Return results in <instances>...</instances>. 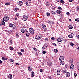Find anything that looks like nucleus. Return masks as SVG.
Returning a JSON list of instances; mask_svg holds the SVG:
<instances>
[{"instance_id": "1", "label": "nucleus", "mask_w": 79, "mask_h": 79, "mask_svg": "<svg viewBox=\"0 0 79 79\" xmlns=\"http://www.w3.org/2000/svg\"><path fill=\"white\" fill-rule=\"evenodd\" d=\"M9 17L7 16H5V17H4L3 19V21H6L7 22V21H8V20H9Z\"/></svg>"}, {"instance_id": "2", "label": "nucleus", "mask_w": 79, "mask_h": 79, "mask_svg": "<svg viewBox=\"0 0 79 79\" xmlns=\"http://www.w3.org/2000/svg\"><path fill=\"white\" fill-rule=\"evenodd\" d=\"M35 38L36 40H39V39H40L42 38V35L39 34L36 36Z\"/></svg>"}, {"instance_id": "3", "label": "nucleus", "mask_w": 79, "mask_h": 79, "mask_svg": "<svg viewBox=\"0 0 79 79\" xmlns=\"http://www.w3.org/2000/svg\"><path fill=\"white\" fill-rule=\"evenodd\" d=\"M24 21H27L28 18V16L26 15H25L23 16Z\"/></svg>"}, {"instance_id": "4", "label": "nucleus", "mask_w": 79, "mask_h": 79, "mask_svg": "<svg viewBox=\"0 0 79 79\" xmlns=\"http://www.w3.org/2000/svg\"><path fill=\"white\" fill-rule=\"evenodd\" d=\"M68 36L70 38H73L74 37V34L73 33L69 34Z\"/></svg>"}, {"instance_id": "5", "label": "nucleus", "mask_w": 79, "mask_h": 79, "mask_svg": "<svg viewBox=\"0 0 79 79\" xmlns=\"http://www.w3.org/2000/svg\"><path fill=\"white\" fill-rule=\"evenodd\" d=\"M47 64L48 65H49V66H52L53 64L52 62L50 61H48Z\"/></svg>"}, {"instance_id": "6", "label": "nucleus", "mask_w": 79, "mask_h": 79, "mask_svg": "<svg viewBox=\"0 0 79 79\" xmlns=\"http://www.w3.org/2000/svg\"><path fill=\"white\" fill-rule=\"evenodd\" d=\"M18 5H20V6H21V5H22L23 4V2H22V1H19L18 3H17Z\"/></svg>"}, {"instance_id": "7", "label": "nucleus", "mask_w": 79, "mask_h": 79, "mask_svg": "<svg viewBox=\"0 0 79 79\" xmlns=\"http://www.w3.org/2000/svg\"><path fill=\"white\" fill-rule=\"evenodd\" d=\"M66 75L67 77H69L70 76V73L69 72H67L66 73Z\"/></svg>"}, {"instance_id": "8", "label": "nucleus", "mask_w": 79, "mask_h": 79, "mask_svg": "<svg viewBox=\"0 0 79 79\" xmlns=\"http://www.w3.org/2000/svg\"><path fill=\"white\" fill-rule=\"evenodd\" d=\"M63 39L62 38H58L57 40V41L58 42H61V41H62L63 40H62Z\"/></svg>"}, {"instance_id": "9", "label": "nucleus", "mask_w": 79, "mask_h": 79, "mask_svg": "<svg viewBox=\"0 0 79 79\" xmlns=\"http://www.w3.org/2000/svg\"><path fill=\"white\" fill-rule=\"evenodd\" d=\"M28 69L29 71H32V69H33L32 67L31 66H29L28 68Z\"/></svg>"}, {"instance_id": "10", "label": "nucleus", "mask_w": 79, "mask_h": 79, "mask_svg": "<svg viewBox=\"0 0 79 79\" xmlns=\"http://www.w3.org/2000/svg\"><path fill=\"white\" fill-rule=\"evenodd\" d=\"M70 69H74V65L72 64L71 65Z\"/></svg>"}, {"instance_id": "11", "label": "nucleus", "mask_w": 79, "mask_h": 79, "mask_svg": "<svg viewBox=\"0 0 79 79\" xmlns=\"http://www.w3.org/2000/svg\"><path fill=\"white\" fill-rule=\"evenodd\" d=\"M64 60V57L63 56H60L59 58L60 61H62Z\"/></svg>"}, {"instance_id": "12", "label": "nucleus", "mask_w": 79, "mask_h": 79, "mask_svg": "<svg viewBox=\"0 0 79 79\" xmlns=\"http://www.w3.org/2000/svg\"><path fill=\"white\" fill-rule=\"evenodd\" d=\"M31 76L32 77H33V76H34V72H31Z\"/></svg>"}, {"instance_id": "13", "label": "nucleus", "mask_w": 79, "mask_h": 79, "mask_svg": "<svg viewBox=\"0 0 79 79\" xmlns=\"http://www.w3.org/2000/svg\"><path fill=\"white\" fill-rule=\"evenodd\" d=\"M64 64V61H62L60 62V65H61L62 66V65H63Z\"/></svg>"}, {"instance_id": "14", "label": "nucleus", "mask_w": 79, "mask_h": 79, "mask_svg": "<svg viewBox=\"0 0 79 79\" xmlns=\"http://www.w3.org/2000/svg\"><path fill=\"white\" fill-rule=\"evenodd\" d=\"M56 13L57 14H60L61 13V10H57L56 11Z\"/></svg>"}, {"instance_id": "15", "label": "nucleus", "mask_w": 79, "mask_h": 79, "mask_svg": "<svg viewBox=\"0 0 79 79\" xmlns=\"http://www.w3.org/2000/svg\"><path fill=\"white\" fill-rule=\"evenodd\" d=\"M2 25H5V23L4 22V21L2 20L1 21Z\"/></svg>"}, {"instance_id": "16", "label": "nucleus", "mask_w": 79, "mask_h": 79, "mask_svg": "<svg viewBox=\"0 0 79 79\" xmlns=\"http://www.w3.org/2000/svg\"><path fill=\"white\" fill-rule=\"evenodd\" d=\"M8 78H9V79H12L13 78V77L12 76V75H9L8 76Z\"/></svg>"}, {"instance_id": "17", "label": "nucleus", "mask_w": 79, "mask_h": 79, "mask_svg": "<svg viewBox=\"0 0 79 79\" xmlns=\"http://www.w3.org/2000/svg\"><path fill=\"white\" fill-rule=\"evenodd\" d=\"M57 75H60L61 73H60V71L59 70H57Z\"/></svg>"}, {"instance_id": "18", "label": "nucleus", "mask_w": 79, "mask_h": 79, "mask_svg": "<svg viewBox=\"0 0 79 79\" xmlns=\"http://www.w3.org/2000/svg\"><path fill=\"white\" fill-rule=\"evenodd\" d=\"M69 29H73V26L72 25H69Z\"/></svg>"}, {"instance_id": "19", "label": "nucleus", "mask_w": 79, "mask_h": 79, "mask_svg": "<svg viewBox=\"0 0 79 79\" xmlns=\"http://www.w3.org/2000/svg\"><path fill=\"white\" fill-rule=\"evenodd\" d=\"M21 31L22 33H24L25 32V30H24V29H22L21 30Z\"/></svg>"}, {"instance_id": "20", "label": "nucleus", "mask_w": 79, "mask_h": 79, "mask_svg": "<svg viewBox=\"0 0 79 79\" xmlns=\"http://www.w3.org/2000/svg\"><path fill=\"white\" fill-rule=\"evenodd\" d=\"M9 26L10 27H13V25L11 23H10L9 24Z\"/></svg>"}, {"instance_id": "21", "label": "nucleus", "mask_w": 79, "mask_h": 79, "mask_svg": "<svg viewBox=\"0 0 79 79\" xmlns=\"http://www.w3.org/2000/svg\"><path fill=\"white\" fill-rule=\"evenodd\" d=\"M54 52L55 53H58V50L57 49H55L54 50Z\"/></svg>"}, {"instance_id": "22", "label": "nucleus", "mask_w": 79, "mask_h": 79, "mask_svg": "<svg viewBox=\"0 0 79 79\" xmlns=\"http://www.w3.org/2000/svg\"><path fill=\"white\" fill-rule=\"evenodd\" d=\"M42 30L44 31H47V28L45 29V28H44V27H42Z\"/></svg>"}, {"instance_id": "23", "label": "nucleus", "mask_w": 79, "mask_h": 79, "mask_svg": "<svg viewBox=\"0 0 79 79\" xmlns=\"http://www.w3.org/2000/svg\"><path fill=\"white\" fill-rule=\"evenodd\" d=\"M19 10V9L18 8H15L14 9L15 11H18Z\"/></svg>"}, {"instance_id": "24", "label": "nucleus", "mask_w": 79, "mask_h": 79, "mask_svg": "<svg viewBox=\"0 0 79 79\" xmlns=\"http://www.w3.org/2000/svg\"><path fill=\"white\" fill-rule=\"evenodd\" d=\"M29 35H30V33H27L26 34V36L28 37Z\"/></svg>"}, {"instance_id": "25", "label": "nucleus", "mask_w": 79, "mask_h": 79, "mask_svg": "<svg viewBox=\"0 0 79 79\" xmlns=\"http://www.w3.org/2000/svg\"><path fill=\"white\" fill-rule=\"evenodd\" d=\"M26 5H27V6H29L30 3L29 2H27L25 3Z\"/></svg>"}, {"instance_id": "26", "label": "nucleus", "mask_w": 79, "mask_h": 79, "mask_svg": "<svg viewBox=\"0 0 79 79\" xmlns=\"http://www.w3.org/2000/svg\"><path fill=\"white\" fill-rule=\"evenodd\" d=\"M62 73L63 74H65V73H66V70H63Z\"/></svg>"}, {"instance_id": "27", "label": "nucleus", "mask_w": 79, "mask_h": 79, "mask_svg": "<svg viewBox=\"0 0 79 79\" xmlns=\"http://www.w3.org/2000/svg\"><path fill=\"white\" fill-rule=\"evenodd\" d=\"M5 5H7L8 6V5H10V2L7 3L5 4Z\"/></svg>"}, {"instance_id": "28", "label": "nucleus", "mask_w": 79, "mask_h": 79, "mask_svg": "<svg viewBox=\"0 0 79 79\" xmlns=\"http://www.w3.org/2000/svg\"><path fill=\"white\" fill-rule=\"evenodd\" d=\"M46 5L47 6H49V5H50V3L48 2H47L46 3Z\"/></svg>"}, {"instance_id": "29", "label": "nucleus", "mask_w": 79, "mask_h": 79, "mask_svg": "<svg viewBox=\"0 0 79 79\" xmlns=\"http://www.w3.org/2000/svg\"><path fill=\"white\" fill-rule=\"evenodd\" d=\"M18 53L19 55H22V53L20 52H18Z\"/></svg>"}, {"instance_id": "30", "label": "nucleus", "mask_w": 79, "mask_h": 79, "mask_svg": "<svg viewBox=\"0 0 79 79\" xmlns=\"http://www.w3.org/2000/svg\"><path fill=\"white\" fill-rule=\"evenodd\" d=\"M46 47H45V45H44L42 47V48L43 49V50H44V49H45V48H46Z\"/></svg>"}, {"instance_id": "31", "label": "nucleus", "mask_w": 79, "mask_h": 79, "mask_svg": "<svg viewBox=\"0 0 79 79\" xmlns=\"http://www.w3.org/2000/svg\"><path fill=\"white\" fill-rule=\"evenodd\" d=\"M46 15H47V16H49L50 15V13H49L48 12L47 13Z\"/></svg>"}, {"instance_id": "32", "label": "nucleus", "mask_w": 79, "mask_h": 79, "mask_svg": "<svg viewBox=\"0 0 79 79\" xmlns=\"http://www.w3.org/2000/svg\"><path fill=\"white\" fill-rule=\"evenodd\" d=\"M33 31V30L31 28H29V31L31 32L32 31Z\"/></svg>"}, {"instance_id": "33", "label": "nucleus", "mask_w": 79, "mask_h": 79, "mask_svg": "<svg viewBox=\"0 0 79 79\" xmlns=\"http://www.w3.org/2000/svg\"><path fill=\"white\" fill-rule=\"evenodd\" d=\"M70 45L71 46H73V45H74V43L71 42L70 43Z\"/></svg>"}, {"instance_id": "34", "label": "nucleus", "mask_w": 79, "mask_h": 79, "mask_svg": "<svg viewBox=\"0 0 79 79\" xmlns=\"http://www.w3.org/2000/svg\"><path fill=\"white\" fill-rule=\"evenodd\" d=\"M2 60H3V61H5V60H6V58L4 57H2Z\"/></svg>"}, {"instance_id": "35", "label": "nucleus", "mask_w": 79, "mask_h": 79, "mask_svg": "<svg viewBox=\"0 0 79 79\" xmlns=\"http://www.w3.org/2000/svg\"><path fill=\"white\" fill-rule=\"evenodd\" d=\"M75 21L79 22V18H78L77 19H75Z\"/></svg>"}, {"instance_id": "36", "label": "nucleus", "mask_w": 79, "mask_h": 79, "mask_svg": "<svg viewBox=\"0 0 79 79\" xmlns=\"http://www.w3.org/2000/svg\"><path fill=\"white\" fill-rule=\"evenodd\" d=\"M10 44L12 45V44H13V41L11 40H10Z\"/></svg>"}, {"instance_id": "37", "label": "nucleus", "mask_w": 79, "mask_h": 79, "mask_svg": "<svg viewBox=\"0 0 79 79\" xmlns=\"http://www.w3.org/2000/svg\"><path fill=\"white\" fill-rule=\"evenodd\" d=\"M30 32L31 34H34V30H33L32 31H31Z\"/></svg>"}, {"instance_id": "38", "label": "nucleus", "mask_w": 79, "mask_h": 79, "mask_svg": "<svg viewBox=\"0 0 79 79\" xmlns=\"http://www.w3.org/2000/svg\"><path fill=\"white\" fill-rule=\"evenodd\" d=\"M60 3L62 4H63V3H64V1L63 0H61L60 1Z\"/></svg>"}, {"instance_id": "39", "label": "nucleus", "mask_w": 79, "mask_h": 79, "mask_svg": "<svg viewBox=\"0 0 79 79\" xmlns=\"http://www.w3.org/2000/svg\"><path fill=\"white\" fill-rule=\"evenodd\" d=\"M67 41L66 40V39L64 40V44H66V42Z\"/></svg>"}, {"instance_id": "40", "label": "nucleus", "mask_w": 79, "mask_h": 79, "mask_svg": "<svg viewBox=\"0 0 79 79\" xmlns=\"http://www.w3.org/2000/svg\"><path fill=\"white\" fill-rule=\"evenodd\" d=\"M10 61L11 63V62H13L14 60L13 59H10Z\"/></svg>"}, {"instance_id": "41", "label": "nucleus", "mask_w": 79, "mask_h": 79, "mask_svg": "<svg viewBox=\"0 0 79 79\" xmlns=\"http://www.w3.org/2000/svg\"><path fill=\"white\" fill-rule=\"evenodd\" d=\"M10 50H13V48L12 47H10Z\"/></svg>"}, {"instance_id": "42", "label": "nucleus", "mask_w": 79, "mask_h": 79, "mask_svg": "<svg viewBox=\"0 0 79 79\" xmlns=\"http://www.w3.org/2000/svg\"><path fill=\"white\" fill-rule=\"evenodd\" d=\"M53 14V15H55L56 14V13H55V12L52 11L51 12Z\"/></svg>"}, {"instance_id": "43", "label": "nucleus", "mask_w": 79, "mask_h": 79, "mask_svg": "<svg viewBox=\"0 0 79 79\" xmlns=\"http://www.w3.org/2000/svg\"><path fill=\"white\" fill-rule=\"evenodd\" d=\"M58 9H59L60 10H62V8L60 7H58Z\"/></svg>"}, {"instance_id": "44", "label": "nucleus", "mask_w": 79, "mask_h": 79, "mask_svg": "<svg viewBox=\"0 0 79 79\" xmlns=\"http://www.w3.org/2000/svg\"><path fill=\"white\" fill-rule=\"evenodd\" d=\"M51 39H52V40H55V38L54 37H52L51 38Z\"/></svg>"}, {"instance_id": "45", "label": "nucleus", "mask_w": 79, "mask_h": 79, "mask_svg": "<svg viewBox=\"0 0 79 79\" xmlns=\"http://www.w3.org/2000/svg\"><path fill=\"white\" fill-rule=\"evenodd\" d=\"M43 54H45V53H46V51H43Z\"/></svg>"}, {"instance_id": "46", "label": "nucleus", "mask_w": 79, "mask_h": 79, "mask_svg": "<svg viewBox=\"0 0 79 79\" xmlns=\"http://www.w3.org/2000/svg\"><path fill=\"white\" fill-rule=\"evenodd\" d=\"M16 37H19V35H18V34H16Z\"/></svg>"}, {"instance_id": "47", "label": "nucleus", "mask_w": 79, "mask_h": 79, "mask_svg": "<svg viewBox=\"0 0 79 79\" xmlns=\"http://www.w3.org/2000/svg\"><path fill=\"white\" fill-rule=\"evenodd\" d=\"M67 14V16H69V13L68 12H67L66 13Z\"/></svg>"}, {"instance_id": "48", "label": "nucleus", "mask_w": 79, "mask_h": 79, "mask_svg": "<svg viewBox=\"0 0 79 79\" xmlns=\"http://www.w3.org/2000/svg\"><path fill=\"white\" fill-rule=\"evenodd\" d=\"M43 27L44 28V29H47V27H46V26L45 25H44Z\"/></svg>"}, {"instance_id": "49", "label": "nucleus", "mask_w": 79, "mask_h": 79, "mask_svg": "<svg viewBox=\"0 0 79 79\" xmlns=\"http://www.w3.org/2000/svg\"><path fill=\"white\" fill-rule=\"evenodd\" d=\"M48 39L47 38H46L45 39V41H48Z\"/></svg>"}, {"instance_id": "50", "label": "nucleus", "mask_w": 79, "mask_h": 79, "mask_svg": "<svg viewBox=\"0 0 79 79\" xmlns=\"http://www.w3.org/2000/svg\"><path fill=\"white\" fill-rule=\"evenodd\" d=\"M21 51L22 52H24V50L23 49H21Z\"/></svg>"}, {"instance_id": "51", "label": "nucleus", "mask_w": 79, "mask_h": 79, "mask_svg": "<svg viewBox=\"0 0 79 79\" xmlns=\"http://www.w3.org/2000/svg\"><path fill=\"white\" fill-rule=\"evenodd\" d=\"M16 16H17V17H18L19 16V14L18 13L16 14Z\"/></svg>"}, {"instance_id": "52", "label": "nucleus", "mask_w": 79, "mask_h": 79, "mask_svg": "<svg viewBox=\"0 0 79 79\" xmlns=\"http://www.w3.org/2000/svg\"><path fill=\"white\" fill-rule=\"evenodd\" d=\"M77 64L78 66V67H79V62H77Z\"/></svg>"}, {"instance_id": "53", "label": "nucleus", "mask_w": 79, "mask_h": 79, "mask_svg": "<svg viewBox=\"0 0 79 79\" xmlns=\"http://www.w3.org/2000/svg\"><path fill=\"white\" fill-rule=\"evenodd\" d=\"M33 49L34 50H35V51H37V48H33Z\"/></svg>"}, {"instance_id": "54", "label": "nucleus", "mask_w": 79, "mask_h": 79, "mask_svg": "<svg viewBox=\"0 0 79 79\" xmlns=\"http://www.w3.org/2000/svg\"><path fill=\"white\" fill-rule=\"evenodd\" d=\"M45 46V47L47 48V47H48V44H46L44 45Z\"/></svg>"}, {"instance_id": "55", "label": "nucleus", "mask_w": 79, "mask_h": 79, "mask_svg": "<svg viewBox=\"0 0 79 79\" xmlns=\"http://www.w3.org/2000/svg\"><path fill=\"white\" fill-rule=\"evenodd\" d=\"M25 32H28V31L27 30H25Z\"/></svg>"}, {"instance_id": "56", "label": "nucleus", "mask_w": 79, "mask_h": 79, "mask_svg": "<svg viewBox=\"0 0 79 79\" xmlns=\"http://www.w3.org/2000/svg\"><path fill=\"white\" fill-rule=\"evenodd\" d=\"M51 23L52 24H55V22L53 21Z\"/></svg>"}, {"instance_id": "57", "label": "nucleus", "mask_w": 79, "mask_h": 79, "mask_svg": "<svg viewBox=\"0 0 79 79\" xmlns=\"http://www.w3.org/2000/svg\"><path fill=\"white\" fill-rule=\"evenodd\" d=\"M74 76L76 77L77 76V74L76 73H74Z\"/></svg>"}, {"instance_id": "58", "label": "nucleus", "mask_w": 79, "mask_h": 79, "mask_svg": "<svg viewBox=\"0 0 79 79\" xmlns=\"http://www.w3.org/2000/svg\"><path fill=\"white\" fill-rule=\"evenodd\" d=\"M70 62V63H73V60H71Z\"/></svg>"}, {"instance_id": "59", "label": "nucleus", "mask_w": 79, "mask_h": 79, "mask_svg": "<svg viewBox=\"0 0 79 79\" xmlns=\"http://www.w3.org/2000/svg\"><path fill=\"white\" fill-rule=\"evenodd\" d=\"M73 0H69V2H73Z\"/></svg>"}, {"instance_id": "60", "label": "nucleus", "mask_w": 79, "mask_h": 79, "mask_svg": "<svg viewBox=\"0 0 79 79\" xmlns=\"http://www.w3.org/2000/svg\"><path fill=\"white\" fill-rule=\"evenodd\" d=\"M53 45H54L55 46H56V44L54 43L53 44Z\"/></svg>"}, {"instance_id": "61", "label": "nucleus", "mask_w": 79, "mask_h": 79, "mask_svg": "<svg viewBox=\"0 0 79 79\" xmlns=\"http://www.w3.org/2000/svg\"><path fill=\"white\" fill-rule=\"evenodd\" d=\"M77 37V38H78V39H79V35H77L76 36Z\"/></svg>"}, {"instance_id": "62", "label": "nucleus", "mask_w": 79, "mask_h": 79, "mask_svg": "<svg viewBox=\"0 0 79 79\" xmlns=\"http://www.w3.org/2000/svg\"><path fill=\"white\" fill-rule=\"evenodd\" d=\"M8 33H11V31H8Z\"/></svg>"}, {"instance_id": "63", "label": "nucleus", "mask_w": 79, "mask_h": 79, "mask_svg": "<svg viewBox=\"0 0 79 79\" xmlns=\"http://www.w3.org/2000/svg\"><path fill=\"white\" fill-rule=\"evenodd\" d=\"M40 72H42V71H43L42 69H40Z\"/></svg>"}, {"instance_id": "64", "label": "nucleus", "mask_w": 79, "mask_h": 79, "mask_svg": "<svg viewBox=\"0 0 79 79\" xmlns=\"http://www.w3.org/2000/svg\"><path fill=\"white\" fill-rule=\"evenodd\" d=\"M77 10H78V11L79 10V8H77Z\"/></svg>"}]
</instances>
